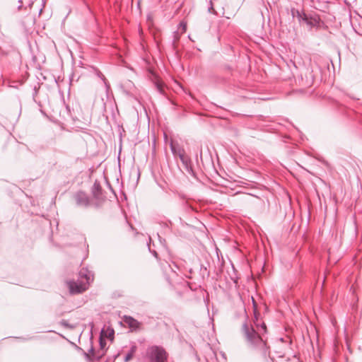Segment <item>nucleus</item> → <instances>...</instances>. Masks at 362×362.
<instances>
[{"label":"nucleus","mask_w":362,"mask_h":362,"mask_svg":"<svg viewBox=\"0 0 362 362\" xmlns=\"http://www.w3.org/2000/svg\"><path fill=\"white\" fill-rule=\"evenodd\" d=\"M74 199L78 207L86 209L90 205L88 196L83 191H78L74 194Z\"/></svg>","instance_id":"5"},{"label":"nucleus","mask_w":362,"mask_h":362,"mask_svg":"<svg viewBox=\"0 0 362 362\" xmlns=\"http://www.w3.org/2000/svg\"><path fill=\"white\" fill-rule=\"evenodd\" d=\"M33 2H34L33 0H19L18 1L19 5L18 6V11H21L23 7L25 8V9H26L27 7L30 8L33 4Z\"/></svg>","instance_id":"13"},{"label":"nucleus","mask_w":362,"mask_h":362,"mask_svg":"<svg viewBox=\"0 0 362 362\" xmlns=\"http://www.w3.org/2000/svg\"><path fill=\"white\" fill-rule=\"evenodd\" d=\"M34 337H29L28 338H21L22 340L26 341V340H30L33 339Z\"/></svg>","instance_id":"29"},{"label":"nucleus","mask_w":362,"mask_h":362,"mask_svg":"<svg viewBox=\"0 0 362 362\" xmlns=\"http://www.w3.org/2000/svg\"><path fill=\"white\" fill-rule=\"evenodd\" d=\"M292 14L293 16H296L298 18L299 21H303L304 13H300L298 10H292Z\"/></svg>","instance_id":"21"},{"label":"nucleus","mask_w":362,"mask_h":362,"mask_svg":"<svg viewBox=\"0 0 362 362\" xmlns=\"http://www.w3.org/2000/svg\"><path fill=\"white\" fill-rule=\"evenodd\" d=\"M67 284L71 294L81 293L87 288L86 284L77 283L74 281H69Z\"/></svg>","instance_id":"7"},{"label":"nucleus","mask_w":362,"mask_h":362,"mask_svg":"<svg viewBox=\"0 0 362 362\" xmlns=\"http://www.w3.org/2000/svg\"><path fill=\"white\" fill-rule=\"evenodd\" d=\"M37 93V88H36V86H35L33 88V98L34 101L36 103H37V101H36L35 97H36Z\"/></svg>","instance_id":"23"},{"label":"nucleus","mask_w":362,"mask_h":362,"mask_svg":"<svg viewBox=\"0 0 362 362\" xmlns=\"http://www.w3.org/2000/svg\"><path fill=\"white\" fill-rule=\"evenodd\" d=\"M254 306V324L256 329L252 325H249L247 322H245L242 325V332L248 346L253 349L257 350L260 352L263 358H267L270 356V347L267 344V338L264 334L267 332L266 324L263 322H258L259 313L256 308V303L252 298Z\"/></svg>","instance_id":"1"},{"label":"nucleus","mask_w":362,"mask_h":362,"mask_svg":"<svg viewBox=\"0 0 362 362\" xmlns=\"http://www.w3.org/2000/svg\"><path fill=\"white\" fill-rule=\"evenodd\" d=\"M148 71V78L154 84L156 88L158 91V93L163 96H166V93L165 91V83L160 78V77L155 73V69H147Z\"/></svg>","instance_id":"4"},{"label":"nucleus","mask_w":362,"mask_h":362,"mask_svg":"<svg viewBox=\"0 0 362 362\" xmlns=\"http://www.w3.org/2000/svg\"><path fill=\"white\" fill-rule=\"evenodd\" d=\"M95 70L96 71V75L98 77H100L103 80V81L104 82V84H105V88H106V91H107V93H108V91L110 89V83H108V81L106 79V78L105 77V76L100 71V69H95Z\"/></svg>","instance_id":"14"},{"label":"nucleus","mask_w":362,"mask_h":362,"mask_svg":"<svg viewBox=\"0 0 362 362\" xmlns=\"http://www.w3.org/2000/svg\"><path fill=\"white\" fill-rule=\"evenodd\" d=\"M92 194L95 199H99L102 194V187L98 180L95 181L92 187Z\"/></svg>","instance_id":"12"},{"label":"nucleus","mask_w":362,"mask_h":362,"mask_svg":"<svg viewBox=\"0 0 362 362\" xmlns=\"http://www.w3.org/2000/svg\"><path fill=\"white\" fill-rule=\"evenodd\" d=\"M78 276L81 280L86 281V284H89L93 280V274L87 268L83 267L78 272Z\"/></svg>","instance_id":"9"},{"label":"nucleus","mask_w":362,"mask_h":362,"mask_svg":"<svg viewBox=\"0 0 362 362\" xmlns=\"http://www.w3.org/2000/svg\"><path fill=\"white\" fill-rule=\"evenodd\" d=\"M160 267L163 270L165 279L170 284H173L175 279L178 276L176 269H178L177 266L175 262H169L165 261L164 262H160Z\"/></svg>","instance_id":"3"},{"label":"nucleus","mask_w":362,"mask_h":362,"mask_svg":"<svg viewBox=\"0 0 362 362\" xmlns=\"http://www.w3.org/2000/svg\"><path fill=\"white\" fill-rule=\"evenodd\" d=\"M209 3H210V6L209 7V11L211 12V11L214 10L211 1H210Z\"/></svg>","instance_id":"28"},{"label":"nucleus","mask_w":362,"mask_h":362,"mask_svg":"<svg viewBox=\"0 0 362 362\" xmlns=\"http://www.w3.org/2000/svg\"><path fill=\"white\" fill-rule=\"evenodd\" d=\"M104 355L105 352H103L100 354H96L95 349L93 346H91L90 349L88 350V353L84 352V356L88 362H94L95 361H99Z\"/></svg>","instance_id":"8"},{"label":"nucleus","mask_w":362,"mask_h":362,"mask_svg":"<svg viewBox=\"0 0 362 362\" xmlns=\"http://www.w3.org/2000/svg\"><path fill=\"white\" fill-rule=\"evenodd\" d=\"M107 331L108 332V334L105 335L106 337H107L110 340L112 341L114 339V335H115V331L114 329L108 327Z\"/></svg>","instance_id":"20"},{"label":"nucleus","mask_w":362,"mask_h":362,"mask_svg":"<svg viewBox=\"0 0 362 362\" xmlns=\"http://www.w3.org/2000/svg\"><path fill=\"white\" fill-rule=\"evenodd\" d=\"M170 150L174 156H178L179 149H182V148H180V147L174 145V144L173 142L170 143Z\"/></svg>","instance_id":"19"},{"label":"nucleus","mask_w":362,"mask_h":362,"mask_svg":"<svg viewBox=\"0 0 362 362\" xmlns=\"http://www.w3.org/2000/svg\"><path fill=\"white\" fill-rule=\"evenodd\" d=\"M303 21L305 22L308 25L310 28L317 27L319 28L320 26V20L318 18H308L305 14H303Z\"/></svg>","instance_id":"11"},{"label":"nucleus","mask_w":362,"mask_h":362,"mask_svg":"<svg viewBox=\"0 0 362 362\" xmlns=\"http://www.w3.org/2000/svg\"><path fill=\"white\" fill-rule=\"evenodd\" d=\"M147 356L149 362H167L168 354L165 349L158 345L149 346L147 349Z\"/></svg>","instance_id":"2"},{"label":"nucleus","mask_w":362,"mask_h":362,"mask_svg":"<svg viewBox=\"0 0 362 362\" xmlns=\"http://www.w3.org/2000/svg\"><path fill=\"white\" fill-rule=\"evenodd\" d=\"M199 275L202 279L209 276V271L208 270L207 267L204 264L200 265Z\"/></svg>","instance_id":"15"},{"label":"nucleus","mask_w":362,"mask_h":362,"mask_svg":"<svg viewBox=\"0 0 362 362\" xmlns=\"http://www.w3.org/2000/svg\"><path fill=\"white\" fill-rule=\"evenodd\" d=\"M178 157L180 158L182 163L183 164L186 171L191 175H194V173L192 168V160L188 156L185 154V151L184 149H179Z\"/></svg>","instance_id":"6"},{"label":"nucleus","mask_w":362,"mask_h":362,"mask_svg":"<svg viewBox=\"0 0 362 362\" xmlns=\"http://www.w3.org/2000/svg\"><path fill=\"white\" fill-rule=\"evenodd\" d=\"M148 250L149 252L158 259L159 260V258H158V254L157 253V252L154 250H151V247L149 245H148Z\"/></svg>","instance_id":"22"},{"label":"nucleus","mask_w":362,"mask_h":362,"mask_svg":"<svg viewBox=\"0 0 362 362\" xmlns=\"http://www.w3.org/2000/svg\"><path fill=\"white\" fill-rule=\"evenodd\" d=\"M60 323H61L62 325H63L65 327H69V323L66 320H62Z\"/></svg>","instance_id":"26"},{"label":"nucleus","mask_w":362,"mask_h":362,"mask_svg":"<svg viewBox=\"0 0 362 362\" xmlns=\"http://www.w3.org/2000/svg\"><path fill=\"white\" fill-rule=\"evenodd\" d=\"M103 334H104V328L102 329V330L100 332V335L99 337V346H100V349H102V350H103L106 346V341H105V339L103 338Z\"/></svg>","instance_id":"18"},{"label":"nucleus","mask_w":362,"mask_h":362,"mask_svg":"<svg viewBox=\"0 0 362 362\" xmlns=\"http://www.w3.org/2000/svg\"><path fill=\"white\" fill-rule=\"evenodd\" d=\"M179 40V35L177 33H174L173 45Z\"/></svg>","instance_id":"24"},{"label":"nucleus","mask_w":362,"mask_h":362,"mask_svg":"<svg viewBox=\"0 0 362 362\" xmlns=\"http://www.w3.org/2000/svg\"><path fill=\"white\" fill-rule=\"evenodd\" d=\"M136 351V346L135 345L131 346L129 352L126 354L124 357V362H128L131 360Z\"/></svg>","instance_id":"16"},{"label":"nucleus","mask_w":362,"mask_h":362,"mask_svg":"<svg viewBox=\"0 0 362 362\" xmlns=\"http://www.w3.org/2000/svg\"><path fill=\"white\" fill-rule=\"evenodd\" d=\"M124 322L129 327L132 331H136L140 329L141 323L131 316L124 315Z\"/></svg>","instance_id":"10"},{"label":"nucleus","mask_w":362,"mask_h":362,"mask_svg":"<svg viewBox=\"0 0 362 362\" xmlns=\"http://www.w3.org/2000/svg\"><path fill=\"white\" fill-rule=\"evenodd\" d=\"M106 362H107V361H106Z\"/></svg>","instance_id":"31"},{"label":"nucleus","mask_w":362,"mask_h":362,"mask_svg":"<svg viewBox=\"0 0 362 362\" xmlns=\"http://www.w3.org/2000/svg\"><path fill=\"white\" fill-rule=\"evenodd\" d=\"M69 79H70L71 83H72L74 81V74H70Z\"/></svg>","instance_id":"27"},{"label":"nucleus","mask_w":362,"mask_h":362,"mask_svg":"<svg viewBox=\"0 0 362 362\" xmlns=\"http://www.w3.org/2000/svg\"><path fill=\"white\" fill-rule=\"evenodd\" d=\"M220 251L218 248H216V255H217V261H218V272H222L223 271V265H224V259H223V257H221V258H220L219 257V253Z\"/></svg>","instance_id":"17"},{"label":"nucleus","mask_w":362,"mask_h":362,"mask_svg":"<svg viewBox=\"0 0 362 362\" xmlns=\"http://www.w3.org/2000/svg\"><path fill=\"white\" fill-rule=\"evenodd\" d=\"M180 26L182 28V33H185L186 31V29H187V25L184 22H181L180 23Z\"/></svg>","instance_id":"25"},{"label":"nucleus","mask_w":362,"mask_h":362,"mask_svg":"<svg viewBox=\"0 0 362 362\" xmlns=\"http://www.w3.org/2000/svg\"><path fill=\"white\" fill-rule=\"evenodd\" d=\"M90 325L91 329H93V327L94 326V323L92 322L90 323Z\"/></svg>","instance_id":"30"}]
</instances>
